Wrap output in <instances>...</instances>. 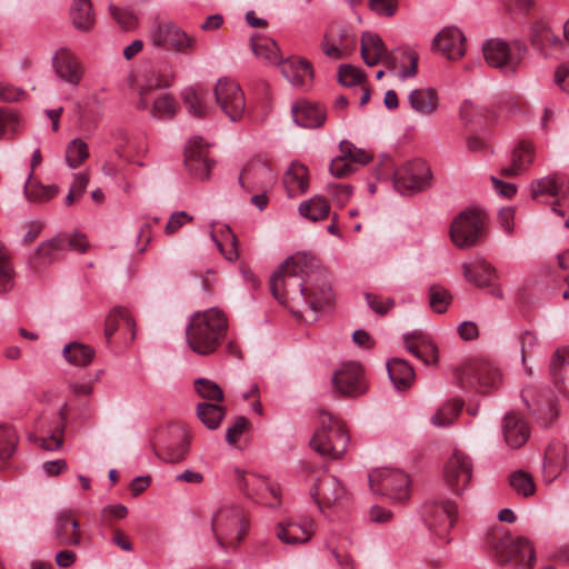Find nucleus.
Masks as SVG:
<instances>
[{
  "instance_id": "1",
  "label": "nucleus",
  "mask_w": 569,
  "mask_h": 569,
  "mask_svg": "<svg viewBox=\"0 0 569 569\" xmlns=\"http://www.w3.org/2000/svg\"><path fill=\"white\" fill-rule=\"evenodd\" d=\"M273 297L293 313L301 308L318 311L333 299L329 274L313 256L295 253L270 278Z\"/></svg>"
},
{
  "instance_id": "2",
  "label": "nucleus",
  "mask_w": 569,
  "mask_h": 569,
  "mask_svg": "<svg viewBox=\"0 0 569 569\" xmlns=\"http://www.w3.org/2000/svg\"><path fill=\"white\" fill-rule=\"evenodd\" d=\"M227 329L228 320L220 309L198 311L187 327L188 346L199 355H210L224 338Z\"/></svg>"
},
{
  "instance_id": "3",
  "label": "nucleus",
  "mask_w": 569,
  "mask_h": 569,
  "mask_svg": "<svg viewBox=\"0 0 569 569\" xmlns=\"http://www.w3.org/2000/svg\"><path fill=\"white\" fill-rule=\"evenodd\" d=\"M361 57L369 66L386 64L401 80L412 78L417 73L418 57L413 51L387 53L382 39L373 32H365L361 37Z\"/></svg>"
},
{
  "instance_id": "4",
  "label": "nucleus",
  "mask_w": 569,
  "mask_h": 569,
  "mask_svg": "<svg viewBox=\"0 0 569 569\" xmlns=\"http://www.w3.org/2000/svg\"><path fill=\"white\" fill-rule=\"evenodd\" d=\"M349 435L343 422L327 410H319L318 427L310 440L311 448L331 459L340 458L348 448Z\"/></svg>"
},
{
  "instance_id": "5",
  "label": "nucleus",
  "mask_w": 569,
  "mask_h": 569,
  "mask_svg": "<svg viewBox=\"0 0 569 569\" xmlns=\"http://www.w3.org/2000/svg\"><path fill=\"white\" fill-rule=\"evenodd\" d=\"M249 529V519L242 508L234 505L220 507L212 517L213 535L222 547L241 542Z\"/></svg>"
},
{
  "instance_id": "6",
  "label": "nucleus",
  "mask_w": 569,
  "mask_h": 569,
  "mask_svg": "<svg viewBox=\"0 0 569 569\" xmlns=\"http://www.w3.org/2000/svg\"><path fill=\"white\" fill-rule=\"evenodd\" d=\"M173 81V69L166 62L152 66L136 74L130 83L136 94V108L138 110L148 109L150 107L151 93L157 89L169 88Z\"/></svg>"
},
{
  "instance_id": "7",
  "label": "nucleus",
  "mask_w": 569,
  "mask_h": 569,
  "mask_svg": "<svg viewBox=\"0 0 569 569\" xmlns=\"http://www.w3.org/2000/svg\"><path fill=\"white\" fill-rule=\"evenodd\" d=\"M530 196L539 202H549L552 210L565 216L569 207V179L561 173H550L535 179L530 183Z\"/></svg>"
},
{
  "instance_id": "8",
  "label": "nucleus",
  "mask_w": 569,
  "mask_h": 569,
  "mask_svg": "<svg viewBox=\"0 0 569 569\" xmlns=\"http://www.w3.org/2000/svg\"><path fill=\"white\" fill-rule=\"evenodd\" d=\"M526 51V46L519 40L508 42L500 38H492L482 44L487 63L505 72L516 71Z\"/></svg>"
},
{
  "instance_id": "9",
  "label": "nucleus",
  "mask_w": 569,
  "mask_h": 569,
  "mask_svg": "<svg viewBox=\"0 0 569 569\" xmlns=\"http://www.w3.org/2000/svg\"><path fill=\"white\" fill-rule=\"evenodd\" d=\"M237 482L240 489L258 503L270 508L280 506V488L269 479L254 472L241 471L237 473Z\"/></svg>"
},
{
  "instance_id": "10",
  "label": "nucleus",
  "mask_w": 569,
  "mask_h": 569,
  "mask_svg": "<svg viewBox=\"0 0 569 569\" xmlns=\"http://www.w3.org/2000/svg\"><path fill=\"white\" fill-rule=\"evenodd\" d=\"M369 483L373 491L386 495L395 501H405L409 497L410 480L401 470L376 469L369 475Z\"/></svg>"
},
{
  "instance_id": "11",
  "label": "nucleus",
  "mask_w": 569,
  "mask_h": 569,
  "mask_svg": "<svg viewBox=\"0 0 569 569\" xmlns=\"http://www.w3.org/2000/svg\"><path fill=\"white\" fill-rule=\"evenodd\" d=\"M217 104L231 120H240L247 108L243 90L233 79L220 78L213 89Z\"/></svg>"
},
{
  "instance_id": "12",
  "label": "nucleus",
  "mask_w": 569,
  "mask_h": 569,
  "mask_svg": "<svg viewBox=\"0 0 569 569\" xmlns=\"http://www.w3.org/2000/svg\"><path fill=\"white\" fill-rule=\"evenodd\" d=\"M431 171L426 161L417 159L407 162L395 172V188L402 194L423 190L429 186Z\"/></svg>"
},
{
  "instance_id": "13",
  "label": "nucleus",
  "mask_w": 569,
  "mask_h": 569,
  "mask_svg": "<svg viewBox=\"0 0 569 569\" xmlns=\"http://www.w3.org/2000/svg\"><path fill=\"white\" fill-rule=\"evenodd\" d=\"M473 472L471 458L455 450L443 465V480L453 493H461L469 486Z\"/></svg>"
},
{
  "instance_id": "14",
  "label": "nucleus",
  "mask_w": 569,
  "mask_h": 569,
  "mask_svg": "<svg viewBox=\"0 0 569 569\" xmlns=\"http://www.w3.org/2000/svg\"><path fill=\"white\" fill-rule=\"evenodd\" d=\"M497 557L519 569H531L536 561L533 547L522 537L505 536L497 546Z\"/></svg>"
},
{
  "instance_id": "15",
  "label": "nucleus",
  "mask_w": 569,
  "mask_h": 569,
  "mask_svg": "<svg viewBox=\"0 0 569 569\" xmlns=\"http://www.w3.org/2000/svg\"><path fill=\"white\" fill-rule=\"evenodd\" d=\"M154 47H167L179 52H189L196 48V40L171 22L154 24L149 31Z\"/></svg>"
},
{
  "instance_id": "16",
  "label": "nucleus",
  "mask_w": 569,
  "mask_h": 569,
  "mask_svg": "<svg viewBox=\"0 0 569 569\" xmlns=\"http://www.w3.org/2000/svg\"><path fill=\"white\" fill-rule=\"evenodd\" d=\"M332 385L341 396L358 397L367 391L363 370L356 362L343 363L332 376Z\"/></svg>"
},
{
  "instance_id": "17",
  "label": "nucleus",
  "mask_w": 569,
  "mask_h": 569,
  "mask_svg": "<svg viewBox=\"0 0 569 569\" xmlns=\"http://www.w3.org/2000/svg\"><path fill=\"white\" fill-rule=\"evenodd\" d=\"M356 48V37L345 27L331 24L321 42L323 53L335 60L349 57Z\"/></svg>"
},
{
  "instance_id": "18",
  "label": "nucleus",
  "mask_w": 569,
  "mask_h": 569,
  "mask_svg": "<svg viewBox=\"0 0 569 569\" xmlns=\"http://www.w3.org/2000/svg\"><path fill=\"white\" fill-rule=\"evenodd\" d=\"M482 227V220L477 212L463 211L451 223L450 237L459 248H468L476 243Z\"/></svg>"
},
{
  "instance_id": "19",
  "label": "nucleus",
  "mask_w": 569,
  "mask_h": 569,
  "mask_svg": "<svg viewBox=\"0 0 569 569\" xmlns=\"http://www.w3.org/2000/svg\"><path fill=\"white\" fill-rule=\"evenodd\" d=\"M184 163L197 179L209 178L211 170L209 147L201 137H193L189 140L184 151Z\"/></svg>"
},
{
  "instance_id": "20",
  "label": "nucleus",
  "mask_w": 569,
  "mask_h": 569,
  "mask_svg": "<svg viewBox=\"0 0 569 569\" xmlns=\"http://www.w3.org/2000/svg\"><path fill=\"white\" fill-rule=\"evenodd\" d=\"M432 48L449 60H459L466 53V38L456 27H446L435 37Z\"/></svg>"
},
{
  "instance_id": "21",
  "label": "nucleus",
  "mask_w": 569,
  "mask_h": 569,
  "mask_svg": "<svg viewBox=\"0 0 569 569\" xmlns=\"http://www.w3.org/2000/svg\"><path fill=\"white\" fill-rule=\"evenodd\" d=\"M274 181V174L261 160L248 162L239 176V183L246 191L266 190Z\"/></svg>"
},
{
  "instance_id": "22",
  "label": "nucleus",
  "mask_w": 569,
  "mask_h": 569,
  "mask_svg": "<svg viewBox=\"0 0 569 569\" xmlns=\"http://www.w3.org/2000/svg\"><path fill=\"white\" fill-rule=\"evenodd\" d=\"M56 74L63 81L78 86L83 78V67L76 54L67 49L60 48L52 58Z\"/></svg>"
},
{
  "instance_id": "23",
  "label": "nucleus",
  "mask_w": 569,
  "mask_h": 569,
  "mask_svg": "<svg viewBox=\"0 0 569 569\" xmlns=\"http://www.w3.org/2000/svg\"><path fill=\"white\" fill-rule=\"evenodd\" d=\"M274 533L284 545L306 543L315 533V523L310 519L280 521L274 527Z\"/></svg>"
},
{
  "instance_id": "24",
  "label": "nucleus",
  "mask_w": 569,
  "mask_h": 569,
  "mask_svg": "<svg viewBox=\"0 0 569 569\" xmlns=\"http://www.w3.org/2000/svg\"><path fill=\"white\" fill-rule=\"evenodd\" d=\"M345 495L343 486L331 475H323L311 489V496L320 508L336 505Z\"/></svg>"
},
{
  "instance_id": "25",
  "label": "nucleus",
  "mask_w": 569,
  "mask_h": 569,
  "mask_svg": "<svg viewBox=\"0 0 569 569\" xmlns=\"http://www.w3.org/2000/svg\"><path fill=\"white\" fill-rule=\"evenodd\" d=\"M457 519V507L450 501L433 505L426 516L429 528L439 537H445Z\"/></svg>"
},
{
  "instance_id": "26",
  "label": "nucleus",
  "mask_w": 569,
  "mask_h": 569,
  "mask_svg": "<svg viewBox=\"0 0 569 569\" xmlns=\"http://www.w3.org/2000/svg\"><path fill=\"white\" fill-rule=\"evenodd\" d=\"M407 350L426 365L438 362V349L431 338L423 332L413 331L405 336Z\"/></svg>"
},
{
  "instance_id": "27",
  "label": "nucleus",
  "mask_w": 569,
  "mask_h": 569,
  "mask_svg": "<svg viewBox=\"0 0 569 569\" xmlns=\"http://www.w3.org/2000/svg\"><path fill=\"white\" fill-rule=\"evenodd\" d=\"M54 537L59 546H78L82 532L80 523L70 512H59L54 518Z\"/></svg>"
},
{
  "instance_id": "28",
  "label": "nucleus",
  "mask_w": 569,
  "mask_h": 569,
  "mask_svg": "<svg viewBox=\"0 0 569 569\" xmlns=\"http://www.w3.org/2000/svg\"><path fill=\"white\" fill-rule=\"evenodd\" d=\"M503 439L512 449L522 447L529 439V427L527 421L518 413L509 412L502 420Z\"/></svg>"
},
{
  "instance_id": "29",
  "label": "nucleus",
  "mask_w": 569,
  "mask_h": 569,
  "mask_svg": "<svg viewBox=\"0 0 569 569\" xmlns=\"http://www.w3.org/2000/svg\"><path fill=\"white\" fill-rule=\"evenodd\" d=\"M567 467L566 447L559 442H552L548 446L543 460V481L551 483Z\"/></svg>"
},
{
  "instance_id": "30",
  "label": "nucleus",
  "mask_w": 569,
  "mask_h": 569,
  "mask_svg": "<svg viewBox=\"0 0 569 569\" xmlns=\"http://www.w3.org/2000/svg\"><path fill=\"white\" fill-rule=\"evenodd\" d=\"M295 122L308 129L319 128L325 123L326 112L319 104L300 100L292 107Z\"/></svg>"
},
{
  "instance_id": "31",
  "label": "nucleus",
  "mask_w": 569,
  "mask_h": 569,
  "mask_svg": "<svg viewBox=\"0 0 569 569\" xmlns=\"http://www.w3.org/2000/svg\"><path fill=\"white\" fill-rule=\"evenodd\" d=\"M281 72L293 87L298 88L310 86L313 78L310 62L300 58H290L283 61Z\"/></svg>"
},
{
  "instance_id": "32",
  "label": "nucleus",
  "mask_w": 569,
  "mask_h": 569,
  "mask_svg": "<svg viewBox=\"0 0 569 569\" xmlns=\"http://www.w3.org/2000/svg\"><path fill=\"white\" fill-rule=\"evenodd\" d=\"M468 373L470 376L469 383L471 386H478L483 393L497 389L501 383L499 369L487 362L471 367L468 369Z\"/></svg>"
},
{
  "instance_id": "33",
  "label": "nucleus",
  "mask_w": 569,
  "mask_h": 569,
  "mask_svg": "<svg viewBox=\"0 0 569 569\" xmlns=\"http://www.w3.org/2000/svg\"><path fill=\"white\" fill-rule=\"evenodd\" d=\"M462 269L466 280L480 288L492 286L497 278L496 270L481 258L465 262Z\"/></svg>"
},
{
  "instance_id": "34",
  "label": "nucleus",
  "mask_w": 569,
  "mask_h": 569,
  "mask_svg": "<svg viewBox=\"0 0 569 569\" xmlns=\"http://www.w3.org/2000/svg\"><path fill=\"white\" fill-rule=\"evenodd\" d=\"M134 326V320L126 308H114L107 317L104 335L110 339L117 331L128 332L129 339L133 340Z\"/></svg>"
},
{
  "instance_id": "35",
  "label": "nucleus",
  "mask_w": 569,
  "mask_h": 569,
  "mask_svg": "<svg viewBox=\"0 0 569 569\" xmlns=\"http://www.w3.org/2000/svg\"><path fill=\"white\" fill-rule=\"evenodd\" d=\"M283 183L289 197L305 193L309 188L307 167L299 162L291 163L284 173Z\"/></svg>"
},
{
  "instance_id": "36",
  "label": "nucleus",
  "mask_w": 569,
  "mask_h": 569,
  "mask_svg": "<svg viewBox=\"0 0 569 569\" xmlns=\"http://www.w3.org/2000/svg\"><path fill=\"white\" fill-rule=\"evenodd\" d=\"M410 107L422 116H430L437 111L439 100L433 88L415 89L408 97Z\"/></svg>"
},
{
  "instance_id": "37",
  "label": "nucleus",
  "mask_w": 569,
  "mask_h": 569,
  "mask_svg": "<svg viewBox=\"0 0 569 569\" xmlns=\"http://www.w3.org/2000/svg\"><path fill=\"white\" fill-rule=\"evenodd\" d=\"M533 147L530 142H520L512 152L511 164L501 169L503 176H518L533 161Z\"/></svg>"
},
{
  "instance_id": "38",
  "label": "nucleus",
  "mask_w": 569,
  "mask_h": 569,
  "mask_svg": "<svg viewBox=\"0 0 569 569\" xmlns=\"http://www.w3.org/2000/svg\"><path fill=\"white\" fill-rule=\"evenodd\" d=\"M179 110V102L168 92H163L154 97L151 93L150 107L144 111H149L150 116L154 119H172Z\"/></svg>"
},
{
  "instance_id": "39",
  "label": "nucleus",
  "mask_w": 569,
  "mask_h": 569,
  "mask_svg": "<svg viewBox=\"0 0 569 569\" xmlns=\"http://www.w3.org/2000/svg\"><path fill=\"white\" fill-rule=\"evenodd\" d=\"M207 91L198 86L187 87L181 91V99L190 114L203 117L207 111Z\"/></svg>"
},
{
  "instance_id": "40",
  "label": "nucleus",
  "mask_w": 569,
  "mask_h": 569,
  "mask_svg": "<svg viewBox=\"0 0 569 569\" xmlns=\"http://www.w3.org/2000/svg\"><path fill=\"white\" fill-rule=\"evenodd\" d=\"M390 380L396 388H408L415 379V371L412 367L405 360L393 358L387 363Z\"/></svg>"
},
{
  "instance_id": "41",
  "label": "nucleus",
  "mask_w": 569,
  "mask_h": 569,
  "mask_svg": "<svg viewBox=\"0 0 569 569\" xmlns=\"http://www.w3.org/2000/svg\"><path fill=\"white\" fill-rule=\"evenodd\" d=\"M72 24L80 31H88L94 23L90 0H73L71 6Z\"/></svg>"
},
{
  "instance_id": "42",
  "label": "nucleus",
  "mask_w": 569,
  "mask_h": 569,
  "mask_svg": "<svg viewBox=\"0 0 569 569\" xmlns=\"http://www.w3.org/2000/svg\"><path fill=\"white\" fill-rule=\"evenodd\" d=\"M299 213L311 221H320L328 218L330 204L322 196H315L299 206Z\"/></svg>"
},
{
  "instance_id": "43",
  "label": "nucleus",
  "mask_w": 569,
  "mask_h": 569,
  "mask_svg": "<svg viewBox=\"0 0 569 569\" xmlns=\"http://www.w3.org/2000/svg\"><path fill=\"white\" fill-rule=\"evenodd\" d=\"M251 48L253 54L267 63H278L280 61V52L277 43L264 37H252Z\"/></svg>"
},
{
  "instance_id": "44",
  "label": "nucleus",
  "mask_w": 569,
  "mask_h": 569,
  "mask_svg": "<svg viewBox=\"0 0 569 569\" xmlns=\"http://www.w3.org/2000/svg\"><path fill=\"white\" fill-rule=\"evenodd\" d=\"M59 187L56 184H41L37 181L32 180V172H30L29 178L24 186V193L29 201L31 202H44L59 193Z\"/></svg>"
},
{
  "instance_id": "45",
  "label": "nucleus",
  "mask_w": 569,
  "mask_h": 569,
  "mask_svg": "<svg viewBox=\"0 0 569 569\" xmlns=\"http://www.w3.org/2000/svg\"><path fill=\"white\" fill-rule=\"evenodd\" d=\"M529 37L531 43L539 48H543L547 44L557 46L561 42L560 39L552 32L549 24L543 20L535 21L531 24Z\"/></svg>"
},
{
  "instance_id": "46",
  "label": "nucleus",
  "mask_w": 569,
  "mask_h": 569,
  "mask_svg": "<svg viewBox=\"0 0 569 569\" xmlns=\"http://www.w3.org/2000/svg\"><path fill=\"white\" fill-rule=\"evenodd\" d=\"M226 415L218 403L201 402L197 406V416L208 429H217Z\"/></svg>"
},
{
  "instance_id": "47",
  "label": "nucleus",
  "mask_w": 569,
  "mask_h": 569,
  "mask_svg": "<svg viewBox=\"0 0 569 569\" xmlns=\"http://www.w3.org/2000/svg\"><path fill=\"white\" fill-rule=\"evenodd\" d=\"M63 356L69 363L83 367L92 361L94 352L90 347L86 345L79 342H70L64 346Z\"/></svg>"
},
{
  "instance_id": "48",
  "label": "nucleus",
  "mask_w": 569,
  "mask_h": 569,
  "mask_svg": "<svg viewBox=\"0 0 569 569\" xmlns=\"http://www.w3.org/2000/svg\"><path fill=\"white\" fill-rule=\"evenodd\" d=\"M463 402L460 399H452L443 403L431 417V423L436 427L450 426L462 410Z\"/></svg>"
},
{
  "instance_id": "49",
  "label": "nucleus",
  "mask_w": 569,
  "mask_h": 569,
  "mask_svg": "<svg viewBox=\"0 0 569 569\" xmlns=\"http://www.w3.org/2000/svg\"><path fill=\"white\" fill-rule=\"evenodd\" d=\"M17 430L8 423H0V461L10 459L18 447Z\"/></svg>"
},
{
  "instance_id": "50",
  "label": "nucleus",
  "mask_w": 569,
  "mask_h": 569,
  "mask_svg": "<svg viewBox=\"0 0 569 569\" xmlns=\"http://www.w3.org/2000/svg\"><path fill=\"white\" fill-rule=\"evenodd\" d=\"M89 158L88 144L81 138L72 139L66 148V160L70 168H79Z\"/></svg>"
},
{
  "instance_id": "51",
  "label": "nucleus",
  "mask_w": 569,
  "mask_h": 569,
  "mask_svg": "<svg viewBox=\"0 0 569 569\" xmlns=\"http://www.w3.org/2000/svg\"><path fill=\"white\" fill-rule=\"evenodd\" d=\"M14 286V270L6 247L0 242V293L12 290Z\"/></svg>"
},
{
  "instance_id": "52",
  "label": "nucleus",
  "mask_w": 569,
  "mask_h": 569,
  "mask_svg": "<svg viewBox=\"0 0 569 569\" xmlns=\"http://www.w3.org/2000/svg\"><path fill=\"white\" fill-rule=\"evenodd\" d=\"M511 488L522 497H530L536 491V485L531 475L523 470H517L509 477Z\"/></svg>"
},
{
  "instance_id": "53",
  "label": "nucleus",
  "mask_w": 569,
  "mask_h": 569,
  "mask_svg": "<svg viewBox=\"0 0 569 569\" xmlns=\"http://www.w3.org/2000/svg\"><path fill=\"white\" fill-rule=\"evenodd\" d=\"M223 241L218 240L214 232L211 233V239L216 242L220 252L224 256L228 261H234L238 259L237 238L231 232L229 227L222 228Z\"/></svg>"
},
{
  "instance_id": "54",
  "label": "nucleus",
  "mask_w": 569,
  "mask_h": 569,
  "mask_svg": "<svg viewBox=\"0 0 569 569\" xmlns=\"http://www.w3.org/2000/svg\"><path fill=\"white\" fill-rule=\"evenodd\" d=\"M66 249L67 240L59 236L49 241L42 242L38 247L37 254L43 262H49L59 258L60 253Z\"/></svg>"
},
{
  "instance_id": "55",
  "label": "nucleus",
  "mask_w": 569,
  "mask_h": 569,
  "mask_svg": "<svg viewBox=\"0 0 569 569\" xmlns=\"http://www.w3.org/2000/svg\"><path fill=\"white\" fill-rule=\"evenodd\" d=\"M428 296L430 308L437 313L445 312L452 300L449 291L440 286H431Z\"/></svg>"
},
{
  "instance_id": "56",
  "label": "nucleus",
  "mask_w": 569,
  "mask_h": 569,
  "mask_svg": "<svg viewBox=\"0 0 569 569\" xmlns=\"http://www.w3.org/2000/svg\"><path fill=\"white\" fill-rule=\"evenodd\" d=\"M196 391L200 397L210 401L220 402L223 400V392L221 388L213 381L204 378H199L194 381Z\"/></svg>"
},
{
  "instance_id": "57",
  "label": "nucleus",
  "mask_w": 569,
  "mask_h": 569,
  "mask_svg": "<svg viewBox=\"0 0 569 569\" xmlns=\"http://www.w3.org/2000/svg\"><path fill=\"white\" fill-rule=\"evenodd\" d=\"M339 150L351 164H367L371 160V154L368 151L357 148L349 141H341Z\"/></svg>"
},
{
  "instance_id": "58",
  "label": "nucleus",
  "mask_w": 569,
  "mask_h": 569,
  "mask_svg": "<svg viewBox=\"0 0 569 569\" xmlns=\"http://www.w3.org/2000/svg\"><path fill=\"white\" fill-rule=\"evenodd\" d=\"M339 82L345 87L362 86L365 80V72L351 64H342L338 71Z\"/></svg>"
},
{
  "instance_id": "59",
  "label": "nucleus",
  "mask_w": 569,
  "mask_h": 569,
  "mask_svg": "<svg viewBox=\"0 0 569 569\" xmlns=\"http://www.w3.org/2000/svg\"><path fill=\"white\" fill-rule=\"evenodd\" d=\"M193 221V217L187 211H174L164 227L166 236L177 233L182 227Z\"/></svg>"
},
{
  "instance_id": "60",
  "label": "nucleus",
  "mask_w": 569,
  "mask_h": 569,
  "mask_svg": "<svg viewBox=\"0 0 569 569\" xmlns=\"http://www.w3.org/2000/svg\"><path fill=\"white\" fill-rule=\"evenodd\" d=\"M146 151L142 140L136 143L134 139L126 138L124 143H119L116 148V153L121 159L130 160L133 154H141Z\"/></svg>"
},
{
  "instance_id": "61",
  "label": "nucleus",
  "mask_w": 569,
  "mask_h": 569,
  "mask_svg": "<svg viewBox=\"0 0 569 569\" xmlns=\"http://www.w3.org/2000/svg\"><path fill=\"white\" fill-rule=\"evenodd\" d=\"M20 126L16 113L8 110H0V138L14 133Z\"/></svg>"
},
{
  "instance_id": "62",
  "label": "nucleus",
  "mask_w": 569,
  "mask_h": 569,
  "mask_svg": "<svg viewBox=\"0 0 569 569\" xmlns=\"http://www.w3.org/2000/svg\"><path fill=\"white\" fill-rule=\"evenodd\" d=\"M63 425L62 422L57 427L56 431L50 437L39 438L38 445L48 451L59 450L63 445Z\"/></svg>"
},
{
  "instance_id": "63",
  "label": "nucleus",
  "mask_w": 569,
  "mask_h": 569,
  "mask_svg": "<svg viewBox=\"0 0 569 569\" xmlns=\"http://www.w3.org/2000/svg\"><path fill=\"white\" fill-rule=\"evenodd\" d=\"M329 170L336 178H346L353 172V166L340 152L331 160Z\"/></svg>"
},
{
  "instance_id": "64",
  "label": "nucleus",
  "mask_w": 569,
  "mask_h": 569,
  "mask_svg": "<svg viewBox=\"0 0 569 569\" xmlns=\"http://www.w3.org/2000/svg\"><path fill=\"white\" fill-rule=\"evenodd\" d=\"M553 81L562 92L569 94V61H566L556 68Z\"/></svg>"
}]
</instances>
